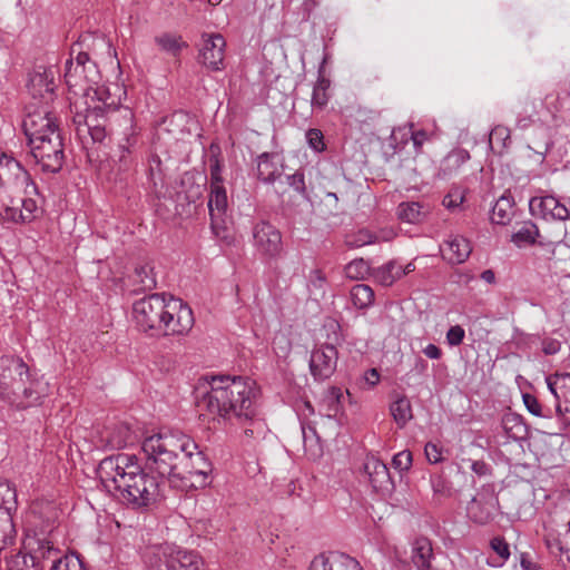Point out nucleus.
Returning <instances> with one entry per match:
<instances>
[{
	"mask_svg": "<svg viewBox=\"0 0 570 570\" xmlns=\"http://www.w3.org/2000/svg\"><path fill=\"white\" fill-rule=\"evenodd\" d=\"M76 135L86 146L89 140L104 142L109 136L119 153L124 167L130 163V155L137 145L139 130L135 115L128 107L119 106V99L110 94V99L94 97L70 102Z\"/></svg>",
	"mask_w": 570,
	"mask_h": 570,
	"instance_id": "obj_1",
	"label": "nucleus"
},
{
	"mask_svg": "<svg viewBox=\"0 0 570 570\" xmlns=\"http://www.w3.org/2000/svg\"><path fill=\"white\" fill-rule=\"evenodd\" d=\"M145 469L161 480L167 478L173 487L185 488L187 481L200 487L207 483V472L194 465V459L203 461L197 443L180 431L161 430L147 435L141 441Z\"/></svg>",
	"mask_w": 570,
	"mask_h": 570,
	"instance_id": "obj_2",
	"label": "nucleus"
},
{
	"mask_svg": "<svg viewBox=\"0 0 570 570\" xmlns=\"http://www.w3.org/2000/svg\"><path fill=\"white\" fill-rule=\"evenodd\" d=\"M145 469L135 454L118 453L100 461L101 483L134 510H146L161 498V479Z\"/></svg>",
	"mask_w": 570,
	"mask_h": 570,
	"instance_id": "obj_3",
	"label": "nucleus"
},
{
	"mask_svg": "<svg viewBox=\"0 0 570 570\" xmlns=\"http://www.w3.org/2000/svg\"><path fill=\"white\" fill-rule=\"evenodd\" d=\"M209 390L202 397V404L209 413L222 419H250L257 415L261 390L256 382L242 376H206Z\"/></svg>",
	"mask_w": 570,
	"mask_h": 570,
	"instance_id": "obj_4",
	"label": "nucleus"
},
{
	"mask_svg": "<svg viewBox=\"0 0 570 570\" xmlns=\"http://www.w3.org/2000/svg\"><path fill=\"white\" fill-rule=\"evenodd\" d=\"M37 187L28 171L11 156H0V216L13 223H30L39 212Z\"/></svg>",
	"mask_w": 570,
	"mask_h": 570,
	"instance_id": "obj_5",
	"label": "nucleus"
},
{
	"mask_svg": "<svg viewBox=\"0 0 570 570\" xmlns=\"http://www.w3.org/2000/svg\"><path fill=\"white\" fill-rule=\"evenodd\" d=\"M100 72L95 61L87 52L77 51L76 59L66 61L65 81L69 89L68 99H88L90 97L98 100L110 99L109 87L100 83Z\"/></svg>",
	"mask_w": 570,
	"mask_h": 570,
	"instance_id": "obj_6",
	"label": "nucleus"
},
{
	"mask_svg": "<svg viewBox=\"0 0 570 570\" xmlns=\"http://www.w3.org/2000/svg\"><path fill=\"white\" fill-rule=\"evenodd\" d=\"M145 563L147 570H206L205 562L197 552L170 544L148 549Z\"/></svg>",
	"mask_w": 570,
	"mask_h": 570,
	"instance_id": "obj_7",
	"label": "nucleus"
},
{
	"mask_svg": "<svg viewBox=\"0 0 570 570\" xmlns=\"http://www.w3.org/2000/svg\"><path fill=\"white\" fill-rule=\"evenodd\" d=\"M167 305L168 296L165 294H151L136 301L132 305V318L138 330L149 336H158Z\"/></svg>",
	"mask_w": 570,
	"mask_h": 570,
	"instance_id": "obj_8",
	"label": "nucleus"
},
{
	"mask_svg": "<svg viewBox=\"0 0 570 570\" xmlns=\"http://www.w3.org/2000/svg\"><path fill=\"white\" fill-rule=\"evenodd\" d=\"M29 380V367L22 358L16 356L0 357V397L18 403L19 390L23 381Z\"/></svg>",
	"mask_w": 570,
	"mask_h": 570,
	"instance_id": "obj_9",
	"label": "nucleus"
},
{
	"mask_svg": "<svg viewBox=\"0 0 570 570\" xmlns=\"http://www.w3.org/2000/svg\"><path fill=\"white\" fill-rule=\"evenodd\" d=\"M195 323L194 313L180 298L168 296V305L159 326L158 336H185Z\"/></svg>",
	"mask_w": 570,
	"mask_h": 570,
	"instance_id": "obj_10",
	"label": "nucleus"
},
{
	"mask_svg": "<svg viewBox=\"0 0 570 570\" xmlns=\"http://www.w3.org/2000/svg\"><path fill=\"white\" fill-rule=\"evenodd\" d=\"M36 163L43 171L58 173L63 165L65 148L61 134H51L47 140L29 144Z\"/></svg>",
	"mask_w": 570,
	"mask_h": 570,
	"instance_id": "obj_11",
	"label": "nucleus"
},
{
	"mask_svg": "<svg viewBox=\"0 0 570 570\" xmlns=\"http://www.w3.org/2000/svg\"><path fill=\"white\" fill-rule=\"evenodd\" d=\"M210 228L218 238H225V216L227 210V194L218 175L212 174L210 193L208 197Z\"/></svg>",
	"mask_w": 570,
	"mask_h": 570,
	"instance_id": "obj_12",
	"label": "nucleus"
},
{
	"mask_svg": "<svg viewBox=\"0 0 570 570\" xmlns=\"http://www.w3.org/2000/svg\"><path fill=\"white\" fill-rule=\"evenodd\" d=\"M253 246L256 252L267 258H276L283 250L281 232L269 222L261 220L252 229Z\"/></svg>",
	"mask_w": 570,
	"mask_h": 570,
	"instance_id": "obj_13",
	"label": "nucleus"
},
{
	"mask_svg": "<svg viewBox=\"0 0 570 570\" xmlns=\"http://www.w3.org/2000/svg\"><path fill=\"white\" fill-rule=\"evenodd\" d=\"M338 352L334 344H316L311 352L309 372L315 381L324 382L336 371Z\"/></svg>",
	"mask_w": 570,
	"mask_h": 570,
	"instance_id": "obj_14",
	"label": "nucleus"
},
{
	"mask_svg": "<svg viewBox=\"0 0 570 570\" xmlns=\"http://www.w3.org/2000/svg\"><path fill=\"white\" fill-rule=\"evenodd\" d=\"M23 130L28 142L47 140L51 134H61L56 118L48 110H36L29 112L23 119Z\"/></svg>",
	"mask_w": 570,
	"mask_h": 570,
	"instance_id": "obj_15",
	"label": "nucleus"
},
{
	"mask_svg": "<svg viewBox=\"0 0 570 570\" xmlns=\"http://www.w3.org/2000/svg\"><path fill=\"white\" fill-rule=\"evenodd\" d=\"M199 49V61L210 70L224 68L226 41L219 33H204Z\"/></svg>",
	"mask_w": 570,
	"mask_h": 570,
	"instance_id": "obj_16",
	"label": "nucleus"
},
{
	"mask_svg": "<svg viewBox=\"0 0 570 570\" xmlns=\"http://www.w3.org/2000/svg\"><path fill=\"white\" fill-rule=\"evenodd\" d=\"M529 209L532 216L544 220H566L570 217L567 206L551 195L532 197Z\"/></svg>",
	"mask_w": 570,
	"mask_h": 570,
	"instance_id": "obj_17",
	"label": "nucleus"
},
{
	"mask_svg": "<svg viewBox=\"0 0 570 570\" xmlns=\"http://www.w3.org/2000/svg\"><path fill=\"white\" fill-rule=\"evenodd\" d=\"M257 178L273 185L284 173V158L276 153H263L256 158Z\"/></svg>",
	"mask_w": 570,
	"mask_h": 570,
	"instance_id": "obj_18",
	"label": "nucleus"
},
{
	"mask_svg": "<svg viewBox=\"0 0 570 570\" xmlns=\"http://www.w3.org/2000/svg\"><path fill=\"white\" fill-rule=\"evenodd\" d=\"M101 444L109 450H120L134 442L129 425L114 423L107 425L100 433Z\"/></svg>",
	"mask_w": 570,
	"mask_h": 570,
	"instance_id": "obj_19",
	"label": "nucleus"
},
{
	"mask_svg": "<svg viewBox=\"0 0 570 570\" xmlns=\"http://www.w3.org/2000/svg\"><path fill=\"white\" fill-rule=\"evenodd\" d=\"M472 246L468 238L451 235L441 246L442 257L450 264H462L471 255Z\"/></svg>",
	"mask_w": 570,
	"mask_h": 570,
	"instance_id": "obj_20",
	"label": "nucleus"
},
{
	"mask_svg": "<svg viewBox=\"0 0 570 570\" xmlns=\"http://www.w3.org/2000/svg\"><path fill=\"white\" fill-rule=\"evenodd\" d=\"M309 570H362V567L356 559L345 553H332L330 557H315Z\"/></svg>",
	"mask_w": 570,
	"mask_h": 570,
	"instance_id": "obj_21",
	"label": "nucleus"
},
{
	"mask_svg": "<svg viewBox=\"0 0 570 570\" xmlns=\"http://www.w3.org/2000/svg\"><path fill=\"white\" fill-rule=\"evenodd\" d=\"M49 383L41 380L32 377L29 373V380L23 381L22 389L19 390V400L18 402L22 406H30L40 404L41 401L49 394Z\"/></svg>",
	"mask_w": 570,
	"mask_h": 570,
	"instance_id": "obj_22",
	"label": "nucleus"
},
{
	"mask_svg": "<svg viewBox=\"0 0 570 570\" xmlns=\"http://www.w3.org/2000/svg\"><path fill=\"white\" fill-rule=\"evenodd\" d=\"M364 471L368 481L376 491L387 490L392 483L387 466L374 455H368L364 462Z\"/></svg>",
	"mask_w": 570,
	"mask_h": 570,
	"instance_id": "obj_23",
	"label": "nucleus"
},
{
	"mask_svg": "<svg viewBox=\"0 0 570 570\" xmlns=\"http://www.w3.org/2000/svg\"><path fill=\"white\" fill-rule=\"evenodd\" d=\"M35 546L30 547L28 554L23 556V563L27 564L28 558L32 562L35 570H42L41 561L51 560L52 562L59 557V550L48 540H35Z\"/></svg>",
	"mask_w": 570,
	"mask_h": 570,
	"instance_id": "obj_24",
	"label": "nucleus"
},
{
	"mask_svg": "<svg viewBox=\"0 0 570 570\" xmlns=\"http://www.w3.org/2000/svg\"><path fill=\"white\" fill-rule=\"evenodd\" d=\"M412 263L402 266L396 261H391L374 272L375 279L383 286H391L404 275L414 271Z\"/></svg>",
	"mask_w": 570,
	"mask_h": 570,
	"instance_id": "obj_25",
	"label": "nucleus"
},
{
	"mask_svg": "<svg viewBox=\"0 0 570 570\" xmlns=\"http://www.w3.org/2000/svg\"><path fill=\"white\" fill-rule=\"evenodd\" d=\"M430 212V205L421 202H402L396 208L397 217L409 224L422 223Z\"/></svg>",
	"mask_w": 570,
	"mask_h": 570,
	"instance_id": "obj_26",
	"label": "nucleus"
},
{
	"mask_svg": "<svg viewBox=\"0 0 570 570\" xmlns=\"http://www.w3.org/2000/svg\"><path fill=\"white\" fill-rule=\"evenodd\" d=\"M523 403H524L527 410L531 414L549 420L547 428L550 430L549 433L553 434L552 428L554 426L556 416H554V404L552 403V397L551 396L547 397L544 401V404H541L535 396H533L531 394H524Z\"/></svg>",
	"mask_w": 570,
	"mask_h": 570,
	"instance_id": "obj_27",
	"label": "nucleus"
},
{
	"mask_svg": "<svg viewBox=\"0 0 570 570\" xmlns=\"http://www.w3.org/2000/svg\"><path fill=\"white\" fill-rule=\"evenodd\" d=\"M502 430L508 441L521 442L528 438V426L517 413H505L501 420Z\"/></svg>",
	"mask_w": 570,
	"mask_h": 570,
	"instance_id": "obj_28",
	"label": "nucleus"
},
{
	"mask_svg": "<svg viewBox=\"0 0 570 570\" xmlns=\"http://www.w3.org/2000/svg\"><path fill=\"white\" fill-rule=\"evenodd\" d=\"M28 88L35 98H50L55 89L52 73L46 70L43 72H35L30 76Z\"/></svg>",
	"mask_w": 570,
	"mask_h": 570,
	"instance_id": "obj_29",
	"label": "nucleus"
},
{
	"mask_svg": "<svg viewBox=\"0 0 570 570\" xmlns=\"http://www.w3.org/2000/svg\"><path fill=\"white\" fill-rule=\"evenodd\" d=\"M513 208H514V200L513 197L504 193L502 196H500L497 202L494 203L490 219L493 224L498 225H505L508 224L511 218L513 217Z\"/></svg>",
	"mask_w": 570,
	"mask_h": 570,
	"instance_id": "obj_30",
	"label": "nucleus"
},
{
	"mask_svg": "<svg viewBox=\"0 0 570 570\" xmlns=\"http://www.w3.org/2000/svg\"><path fill=\"white\" fill-rule=\"evenodd\" d=\"M303 446L309 460H317L323 455L321 439L313 425L302 422Z\"/></svg>",
	"mask_w": 570,
	"mask_h": 570,
	"instance_id": "obj_31",
	"label": "nucleus"
},
{
	"mask_svg": "<svg viewBox=\"0 0 570 570\" xmlns=\"http://www.w3.org/2000/svg\"><path fill=\"white\" fill-rule=\"evenodd\" d=\"M433 556L432 544L426 538H419L412 547V562L417 570H429Z\"/></svg>",
	"mask_w": 570,
	"mask_h": 570,
	"instance_id": "obj_32",
	"label": "nucleus"
},
{
	"mask_svg": "<svg viewBox=\"0 0 570 570\" xmlns=\"http://www.w3.org/2000/svg\"><path fill=\"white\" fill-rule=\"evenodd\" d=\"M343 391L337 386H331L325 392L321 406L324 410L323 416L334 419L342 411Z\"/></svg>",
	"mask_w": 570,
	"mask_h": 570,
	"instance_id": "obj_33",
	"label": "nucleus"
},
{
	"mask_svg": "<svg viewBox=\"0 0 570 570\" xmlns=\"http://www.w3.org/2000/svg\"><path fill=\"white\" fill-rule=\"evenodd\" d=\"M469 518L479 524H487L493 518L492 505L474 497L466 507Z\"/></svg>",
	"mask_w": 570,
	"mask_h": 570,
	"instance_id": "obj_34",
	"label": "nucleus"
},
{
	"mask_svg": "<svg viewBox=\"0 0 570 570\" xmlns=\"http://www.w3.org/2000/svg\"><path fill=\"white\" fill-rule=\"evenodd\" d=\"M154 41L161 51L173 57L179 56L181 49L187 47L180 36L169 32L155 36Z\"/></svg>",
	"mask_w": 570,
	"mask_h": 570,
	"instance_id": "obj_35",
	"label": "nucleus"
},
{
	"mask_svg": "<svg viewBox=\"0 0 570 570\" xmlns=\"http://www.w3.org/2000/svg\"><path fill=\"white\" fill-rule=\"evenodd\" d=\"M148 180L155 195L160 197L165 181L161 168V159L156 154L150 155L148 158Z\"/></svg>",
	"mask_w": 570,
	"mask_h": 570,
	"instance_id": "obj_36",
	"label": "nucleus"
},
{
	"mask_svg": "<svg viewBox=\"0 0 570 570\" xmlns=\"http://www.w3.org/2000/svg\"><path fill=\"white\" fill-rule=\"evenodd\" d=\"M390 412L399 428H404L413 417L411 402L405 395H401L392 402Z\"/></svg>",
	"mask_w": 570,
	"mask_h": 570,
	"instance_id": "obj_37",
	"label": "nucleus"
},
{
	"mask_svg": "<svg viewBox=\"0 0 570 570\" xmlns=\"http://www.w3.org/2000/svg\"><path fill=\"white\" fill-rule=\"evenodd\" d=\"M331 81L323 75V70H318V78L313 87L311 105L312 108L323 109L328 102V89Z\"/></svg>",
	"mask_w": 570,
	"mask_h": 570,
	"instance_id": "obj_38",
	"label": "nucleus"
},
{
	"mask_svg": "<svg viewBox=\"0 0 570 570\" xmlns=\"http://www.w3.org/2000/svg\"><path fill=\"white\" fill-rule=\"evenodd\" d=\"M538 236H539L538 226L534 223L528 220V222H524L520 226V228L515 233L512 234L511 242L518 247H523L527 245L534 244Z\"/></svg>",
	"mask_w": 570,
	"mask_h": 570,
	"instance_id": "obj_39",
	"label": "nucleus"
},
{
	"mask_svg": "<svg viewBox=\"0 0 570 570\" xmlns=\"http://www.w3.org/2000/svg\"><path fill=\"white\" fill-rule=\"evenodd\" d=\"M17 505L16 487L6 480H0V511L12 515L17 511Z\"/></svg>",
	"mask_w": 570,
	"mask_h": 570,
	"instance_id": "obj_40",
	"label": "nucleus"
},
{
	"mask_svg": "<svg viewBox=\"0 0 570 570\" xmlns=\"http://www.w3.org/2000/svg\"><path fill=\"white\" fill-rule=\"evenodd\" d=\"M16 529L13 518L8 512L0 511V553L14 542Z\"/></svg>",
	"mask_w": 570,
	"mask_h": 570,
	"instance_id": "obj_41",
	"label": "nucleus"
},
{
	"mask_svg": "<svg viewBox=\"0 0 570 570\" xmlns=\"http://www.w3.org/2000/svg\"><path fill=\"white\" fill-rule=\"evenodd\" d=\"M244 422L242 441L245 444H252L254 441L263 438L265 424L256 416L250 419H238Z\"/></svg>",
	"mask_w": 570,
	"mask_h": 570,
	"instance_id": "obj_42",
	"label": "nucleus"
},
{
	"mask_svg": "<svg viewBox=\"0 0 570 570\" xmlns=\"http://www.w3.org/2000/svg\"><path fill=\"white\" fill-rule=\"evenodd\" d=\"M351 301L358 309L370 307L374 303V291L366 284H356L351 289Z\"/></svg>",
	"mask_w": 570,
	"mask_h": 570,
	"instance_id": "obj_43",
	"label": "nucleus"
},
{
	"mask_svg": "<svg viewBox=\"0 0 570 570\" xmlns=\"http://www.w3.org/2000/svg\"><path fill=\"white\" fill-rule=\"evenodd\" d=\"M510 140V130L504 126L494 127L489 136V144L492 150L501 153Z\"/></svg>",
	"mask_w": 570,
	"mask_h": 570,
	"instance_id": "obj_44",
	"label": "nucleus"
},
{
	"mask_svg": "<svg viewBox=\"0 0 570 570\" xmlns=\"http://www.w3.org/2000/svg\"><path fill=\"white\" fill-rule=\"evenodd\" d=\"M465 199V190L461 187H452L444 196L442 204L449 210L460 209Z\"/></svg>",
	"mask_w": 570,
	"mask_h": 570,
	"instance_id": "obj_45",
	"label": "nucleus"
},
{
	"mask_svg": "<svg viewBox=\"0 0 570 570\" xmlns=\"http://www.w3.org/2000/svg\"><path fill=\"white\" fill-rule=\"evenodd\" d=\"M272 348L278 357H287L292 351L289 337L285 333H276L272 342Z\"/></svg>",
	"mask_w": 570,
	"mask_h": 570,
	"instance_id": "obj_46",
	"label": "nucleus"
},
{
	"mask_svg": "<svg viewBox=\"0 0 570 570\" xmlns=\"http://www.w3.org/2000/svg\"><path fill=\"white\" fill-rule=\"evenodd\" d=\"M401 135L402 138H406L410 135L411 140L416 149L421 148L423 142L426 140V132L424 130L412 131V126L409 128H399L392 134V138L396 139Z\"/></svg>",
	"mask_w": 570,
	"mask_h": 570,
	"instance_id": "obj_47",
	"label": "nucleus"
},
{
	"mask_svg": "<svg viewBox=\"0 0 570 570\" xmlns=\"http://www.w3.org/2000/svg\"><path fill=\"white\" fill-rule=\"evenodd\" d=\"M50 570H86L81 561L73 556H63L51 563Z\"/></svg>",
	"mask_w": 570,
	"mask_h": 570,
	"instance_id": "obj_48",
	"label": "nucleus"
},
{
	"mask_svg": "<svg viewBox=\"0 0 570 570\" xmlns=\"http://www.w3.org/2000/svg\"><path fill=\"white\" fill-rule=\"evenodd\" d=\"M326 277L320 269H314L309 274V291L314 295L323 296L325 293Z\"/></svg>",
	"mask_w": 570,
	"mask_h": 570,
	"instance_id": "obj_49",
	"label": "nucleus"
},
{
	"mask_svg": "<svg viewBox=\"0 0 570 570\" xmlns=\"http://www.w3.org/2000/svg\"><path fill=\"white\" fill-rule=\"evenodd\" d=\"M345 272L350 278L358 279L367 274L368 266L363 259L353 261L346 265Z\"/></svg>",
	"mask_w": 570,
	"mask_h": 570,
	"instance_id": "obj_50",
	"label": "nucleus"
},
{
	"mask_svg": "<svg viewBox=\"0 0 570 570\" xmlns=\"http://www.w3.org/2000/svg\"><path fill=\"white\" fill-rule=\"evenodd\" d=\"M490 546L493 549V551L498 554V557L501 559L500 566L503 564L510 558V547L502 537H494L490 541Z\"/></svg>",
	"mask_w": 570,
	"mask_h": 570,
	"instance_id": "obj_51",
	"label": "nucleus"
},
{
	"mask_svg": "<svg viewBox=\"0 0 570 570\" xmlns=\"http://www.w3.org/2000/svg\"><path fill=\"white\" fill-rule=\"evenodd\" d=\"M306 139L308 146L316 153H321L325 149L324 137L320 129H308L306 132Z\"/></svg>",
	"mask_w": 570,
	"mask_h": 570,
	"instance_id": "obj_52",
	"label": "nucleus"
},
{
	"mask_svg": "<svg viewBox=\"0 0 570 570\" xmlns=\"http://www.w3.org/2000/svg\"><path fill=\"white\" fill-rule=\"evenodd\" d=\"M392 465L399 471H406L412 465V453L410 451H401L392 459Z\"/></svg>",
	"mask_w": 570,
	"mask_h": 570,
	"instance_id": "obj_53",
	"label": "nucleus"
},
{
	"mask_svg": "<svg viewBox=\"0 0 570 570\" xmlns=\"http://www.w3.org/2000/svg\"><path fill=\"white\" fill-rule=\"evenodd\" d=\"M465 337V331L460 325L451 326L445 335L446 342L450 346H459Z\"/></svg>",
	"mask_w": 570,
	"mask_h": 570,
	"instance_id": "obj_54",
	"label": "nucleus"
},
{
	"mask_svg": "<svg viewBox=\"0 0 570 570\" xmlns=\"http://www.w3.org/2000/svg\"><path fill=\"white\" fill-rule=\"evenodd\" d=\"M287 184L298 194H304L306 190L305 177L303 171H295L286 177Z\"/></svg>",
	"mask_w": 570,
	"mask_h": 570,
	"instance_id": "obj_55",
	"label": "nucleus"
},
{
	"mask_svg": "<svg viewBox=\"0 0 570 570\" xmlns=\"http://www.w3.org/2000/svg\"><path fill=\"white\" fill-rule=\"evenodd\" d=\"M552 433L556 435L570 434V410L566 409V414H561V419L554 421Z\"/></svg>",
	"mask_w": 570,
	"mask_h": 570,
	"instance_id": "obj_56",
	"label": "nucleus"
},
{
	"mask_svg": "<svg viewBox=\"0 0 570 570\" xmlns=\"http://www.w3.org/2000/svg\"><path fill=\"white\" fill-rule=\"evenodd\" d=\"M377 242V237L368 230H360L355 236L351 244L355 247H362L365 245L374 244Z\"/></svg>",
	"mask_w": 570,
	"mask_h": 570,
	"instance_id": "obj_57",
	"label": "nucleus"
},
{
	"mask_svg": "<svg viewBox=\"0 0 570 570\" xmlns=\"http://www.w3.org/2000/svg\"><path fill=\"white\" fill-rule=\"evenodd\" d=\"M424 452L428 461L432 464L440 463L443 460L442 449L435 443H426Z\"/></svg>",
	"mask_w": 570,
	"mask_h": 570,
	"instance_id": "obj_58",
	"label": "nucleus"
},
{
	"mask_svg": "<svg viewBox=\"0 0 570 570\" xmlns=\"http://www.w3.org/2000/svg\"><path fill=\"white\" fill-rule=\"evenodd\" d=\"M381 375L376 368L367 370L363 376L362 382L366 385L367 389H373L380 382Z\"/></svg>",
	"mask_w": 570,
	"mask_h": 570,
	"instance_id": "obj_59",
	"label": "nucleus"
},
{
	"mask_svg": "<svg viewBox=\"0 0 570 570\" xmlns=\"http://www.w3.org/2000/svg\"><path fill=\"white\" fill-rule=\"evenodd\" d=\"M561 348V343L554 338H547L542 341V351L546 355H554Z\"/></svg>",
	"mask_w": 570,
	"mask_h": 570,
	"instance_id": "obj_60",
	"label": "nucleus"
},
{
	"mask_svg": "<svg viewBox=\"0 0 570 570\" xmlns=\"http://www.w3.org/2000/svg\"><path fill=\"white\" fill-rule=\"evenodd\" d=\"M520 566L522 570H539L540 566L533 561L532 557L528 552L520 554Z\"/></svg>",
	"mask_w": 570,
	"mask_h": 570,
	"instance_id": "obj_61",
	"label": "nucleus"
},
{
	"mask_svg": "<svg viewBox=\"0 0 570 570\" xmlns=\"http://www.w3.org/2000/svg\"><path fill=\"white\" fill-rule=\"evenodd\" d=\"M471 470L479 476L487 475L490 472V466L482 460L471 462Z\"/></svg>",
	"mask_w": 570,
	"mask_h": 570,
	"instance_id": "obj_62",
	"label": "nucleus"
},
{
	"mask_svg": "<svg viewBox=\"0 0 570 570\" xmlns=\"http://www.w3.org/2000/svg\"><path fill=\"white\" fill-rule=\"evenodd\" d=\"M423 353L426 357H429L431 360H439L442 356L441 348L432 343L428 344L423 348Z\"/></svg>",
	"mask_w": 570,
	"mask_h": 570,
	"instance_id": "obj_63",
	"label": "nucleus"
},
{
	"mask_svg": "<svg viewBox=\"0 0 570 570\" xmlns=\"http://www.w3.org/2000/svg\"><path fill=\"white\" fill-rule=\"evenodd\" d=\"M481 279L484 281L488 284H494L495 283V274L492 269H485L480 275Z\"/></svg>",
	"mask_w": 570,
	"mask_h": 570,
	"instance_id": "obj_64",
	"label": "nucleus"
}]
</instances>
